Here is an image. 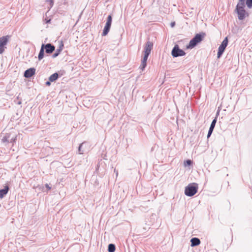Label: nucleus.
<instances>
[{
  "label": "nucleus",
  "instance_id": "nucleus-20",
  "mask_svg": "<svg viewBox=\"0 0 252 252\" xmlns=\"http://www.w3.org/2000/svg\"><path fill=\"white\" fill-rule=\"evenodd\" d=\"M60 51H61V50H58L57 52L55 53V54H54V55L53 56V57L56 58V57H57L59 55V54H60Z\"/></svg>",
  "mask_w": 252,
  "mask_h": 252
},
{
  "label": "nucleus",
  "instance_id": "nucleus-21",
  "mask_svg": "<svg viewBox=\"0 0 252 252\" xmlns=\"http://www.w3.org/2000/svg\"><path fill=\"white\" fill-rule=\"evenodd\" d=\"M48 2L50 3V4L51 6H52L53 5V3H54L53 0H49L48 1Z\"/></svg>",
  "mask_w": 252,
  "mask_h": 252
},
{
  "label": "nucleus",
  "instance_id": "nucleus-11",
  "mask_svg": "<svg viewBox=\"0 0 252 252\" xmlns=\"http://www.w3.org/2000/svg\"><path fill=\"white\" fill-rule=\"evenodd\" d=\"M9 190V187L8 186H4L3 189L0 190V198L1 199L3 196L7 194Z\"/></svg>",
  "mask_w": 252,
  "mask_h": 252
},
{
  "label": "nucleus",
  "instance_id": "nucleus-10",
  "mask_svg": "<svg viewBox=\"0 0 252 252\" xmlns=\"http://www.w3.org/2000/svg\"><path fill=\"white\" fill-rule=\"evenodd\" d=\"M9 36L6 35L0 37V45L5 46L9 40Z\"/></svg>",
  "mask_w": 252,
  "mask_h": 252
},
{
  "label": "nucleus",
  "instance_id": "nucleus-16",
  "mask_svg": "<svg viewBox=\"0 0 252 252\" xmlns=\"http://www.w3.org/2000/svg\"><path fill=\"white\" fill-rule=\"evenodd\" d=\"M108 250L109 252H114L115 251V246L112 244H109Z\"/></svg>",
  "mask_w": 252,
  "mask_h": 252
},
{
  "label": "nucleus",
  "instance_id": "nucleus-4",
  "mask_svg": "<svg viewBox=\"0 0 252 252\" xmlns=\"http://www.w3.org/2000/svg\"><path fill=\"white\" fill-rule=\"evenodd\" d=\"M198 188V186L197 184L195 183L189 184L186 187L185 193L187 196H192L197 192Z\"/></svg>",
  "mask_w": 252,
  "mask_h": 252
},
{
  "label": "nucleus",
  "instance_id": "nucleus-17",
  "mask_svg": "<svg viewBox=\"0 0 252 252\" xmlns=\"http://www.w3.org/2000/svg\"><path fill=\"white\" fill-rule=\"evenodd\" d=\"M246 4L248 7L251 8L252 7V0H246Z\"/></svg>",
  "mask_w": 252,
  "mask_h": 252
},
{
  "label": "nucleus",
  "instance_id": "nucleus-5",
  "mask_svg": "<svg viewBox=\"0 0 252 252\" xmlns=\"http://www.w3.org/2000/svg\"><path fill=\"white\" fill-rule=\"evenodd\" d=\"M171 54L174 57H177L179 56H183L185 55L186 53L184 51L179 48L178 45H175L172 49Z\"/></svg>",
  "mask_w": 252,
  "mask_h": 252
},
{
  "label": "nucleus",
  "instance_id": "nucleus-2",
  "mask_svg": "<svg viewBox=\"0 0 252 252\" xmlns=\"http://www.w3.org/2000/svg\"><path fill=\"white\" fill-rule=\"evenodd\" d=\"M244 0H239L236 10L238 14V18L240 20H243L249 15L248 13L244 9Z\"/></svg>",
  "mask_w": 252,
  "mask_h": 252
},
{
  "label": "nucleus",
  "instance_id": "nucleus-25",
  "mask_svg": "<svg viewBox=\"0 0 252 252\" xmlns=\"http://www.w3.org/2000/svg\"><path fill=\"white\" fill-rule=\"evenodd\" d=\"M171 26H172V27H173L174 26V23H172Z\"/></svg>",
  "mask_w": 252,
  "mask_h": 252
},
{
  "label": "nucleus",
  "instance_id": "nucleus-3",
  "mask_svg": "<svg viewBox=\"0 0 252 252\" xmlns=\"http://www.w3.org/2000/svg\"><path fill=\"white\" fill-rule=\"evenodd\" d=\"M205 33L201 32L196 34L195 36L189 41V45L187 46L188 49L194 48L198 43H200L204 38Z\"/></svg>",
  "mask_w": 252,
  "mask_h": 252
},
{
  "label": "nucleus",
  "instance_id": "nucleus-6",
  "mask_svg": "<svg viewBox=\"0 0 252 252\" xmlns=\"http://www.w3.org/2000/svg\"><path fill=\"white\" fill-rule=\"evenodd\" d=\"M228 44V39L227 37H225L224 39L221 42V44L219 47L218 52V58H220L223 52H224L225 48L226 47Z\"/></svg>",
  "mask_w": 252,
  "mask_h": 252
},
{
  "label": "nucleus",
  "instance_id": "nucleus-23",
  "mask_svg": "<svg viewBox=\"0 0 252 252\" xmlns=\"http://www.w3.org/2000/svg\"><path fill=\"white\" fill-rule=\"evenodd\" d=\"M46 85H47V86H49V85H50V82H47L46 83Z\"/></svg>",
  "mask_w": 252,
  "mask_h": 252
},
{
  "label": "nucleus",
  "instance_id": "nucleus-24",
  "mask_svg": "<svg viewBox=\"0 0 252 252\" xmlns=\"http://www.w3.org/2000/svg\"><path fill=\"white\" fill-rule=\"evenodd\" d=\"M50 20H47V22H46V23H49V22H50Z\"/></svg>",
  "mask_w": 252,
  "mask_h": 252
},
{
  "label": "nucleus",
  "instance_id": "nucleus-13",
  "mask_svg": "<svg viewBox=\"0 0 252 252\" xmlns=\"http://www.w3.org/2000/svg\"><path fill=\"white\" fill-rule=\"evenodd\" d=\"M191 246L194 247L199 245L200 244V240L197 238H193L190 240Z\"/></svg>",
  "mask_w": 252,
  "mask_h": 252
},
{
  "label": "nucleus",
  "instance_id": "nucleus-9",
  "mask_svg": "<svg viewBox=\"0 0 252 252\" xmlns=\"http://www.w3.org/2000/svg\"><path fill=\"white\" fill-rule=\"evenodd\" d=\"M45 49L46 53L47 54L52 53L55 49L54 46L51 45L50 43L47 44L46 45H44V49Z\"/></svg>",
  "mask_w": 252,
  "mask_h": 252
},
{
  "label": "nucleus",
  "instance_id": "nucleus-19",
  "mask_svg": "<svg viewBox=\"0 0 252 252\" xmlns=\"http://www.w3.org/2000/svg\"><path fill=\"white\" fill-rule=\"evenodd\" d=\"M191 163V161L190 160H187L184 162V165L185 166L190 165Z\"/></svg>",
  "mask_w": 252,
  "mask_h": 252
},
{
  "label": "nucleus",
  "instance_id": "nucleus-12",
  "mask_svg": "<svg viewBox=\"0 0 252 252\" xmlns=\"http://www.w3.org/2000/svg\"><path fill=\"white\" fill-rule=\"evenodd\" d=\"M216 123V120L214 119L212 121V122L211 124V126H210L209 131H208V135H207L208 138H209L211 136V135L213 131V129L214 128V127L215 126Z\"/></svg>",
  "mask_w": 252,
  "mask_h": 252
},
{
  "label": "nucleus",
  "instance_id": "nucleus-14",
  "mask_svg": "<svg viewBox=\"0 0 252 252\" xmlns=\"http://www.w3.org/2000/svg\"><path fill=\"white\" fill-rule=\"evenodd\" d=\"M44 45L42 44L38 57L39 60H41L44 57Z\"/></svg>",
  "mask_w": 252,
  "mask_h": 252
},
{
  "label": "nucleus",
  "instance_id": "nucleus-1",
  "mask_svg": "<svg viewBox=\"0 0 252 252\" xmlns=\"http://www.w3.org/2000/svg\"><path fill=\"white\" fill-rule=\"evenodd\" d=\"M153 43L151 41H148L146 43L145 47L144 48V56L143 59L142 60L141 64L140 65V68L142 70H143L145 68L147 64V61L149 54L153 48Z\"/></svg>",
  "mask_w": 252,
  "mask_h": 252
},
{
  "label": "nucleus",
  "instance_id": "nucleus-7",
  "mask_svg": "<svg viewBox=\"0 0 252 252\" xmlns=\"http://www.w3.org/2000/svg\"><path fill=\"white\" fill-rule=\"evenodd\" d=\"M112 16L110 15L107 17V22L103 31V32L102 34L103 36L106 35L108 34V32H109L112 23Z\"/></svg>",
  "mask_w": 252,
  "mask_h": 252
},
{
  "label": "nucleus",
  "instance_id": "nucleus-18",
  "mask_svg": "<svg viewBox=\"0 0 252 252\" xmlns=\"http://www.w3.org/2000/svg\"><path fill=\"white\" fill-rule=\"evenodd\" d=\"M5 46L0 45V54L3 53L5 50Z\"/></svg>",
  "mask_w": 252,
  "mask_h": 252
},
{
  "label": "nucleus",
  "instance_id": "nucleus-15",
  "mask_svg": "<svg viewBox=\"0 0 252 252\" xmlns=\"http://www.w3.org/2000/svg\"><path fill=\"white\" fill-rule=\"evenodd\" d=\"M58 78V74L57 73H55L51 75L49 77L50 81L53 82L56 80Z\"/></svg>",
  "mask_w": 252,
  "mask_h": 252
},
{
  "label": "nucleus",
  "instance_id": "nucleus-22",
  "mask_svg": "<svg viewBox=\"0 0 252 252\" xmlns=\"http://www.w3.org/2000/svg\"><path fill=\"white\" fill-rule=\"evenodd\" d=\"M45 187L49 189H51V187H49V186L48 184L45 185Z\"/></svg>",
  "mask_w": 252,
  "mask_h": 252
},
{
  "label": "nucleus",
  "instance_id": "nucleus-8",
  "mask_svg": "<svg viewBox=\"0 0 252 252\" xmlns=\"http://www.w3.org/2000/svg\"><path fill=\"white\" fill-rule=\"evenodd\" d=\"M35 73V69L34 68H30L25 71L24 76L26 78H30L33 76Z\"/></svg>",
  "mask_w": 252,
  "mask_h": 252
}]
</instances>
